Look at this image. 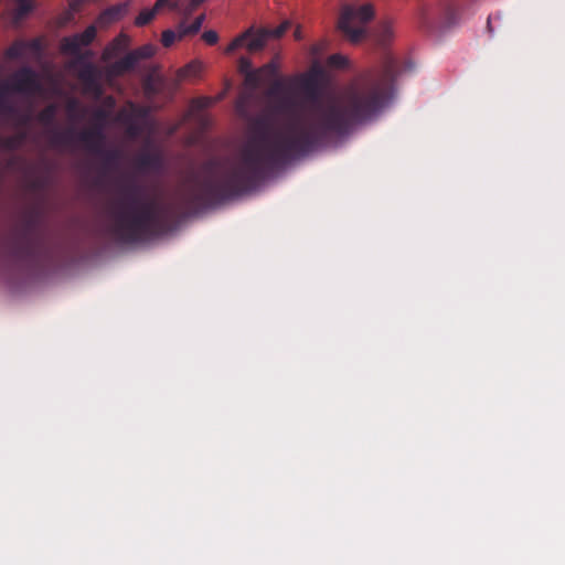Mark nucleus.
I'll return each mask as SVG.
<instances>
[{
	"instance_id": "1",
	"label": "nucleus",
	"mask_w": 565,
	"mask_h": 565,
	"mask_svg": "<svg viewBox=\"0 0 565 565\" xmlns=\"http://www.w3.org/2000/svg\"><path fill=\"white\" fill-rule=\"evenodd\" d=\"M399 71L397 60L386 55L380 67L355 78L339 96L327 98L319 97L316 85L308 81L303 104L285 94L280 79L275 81L268 90L271 100L250 121V135L239 157L204 163L201 174L181 191V207L175 202L142 200V188L132 180L119 186L117 241L131 244L160 235L171 227L181 210L210 207L252 191L275 169L373 119L393 97Z\"/></svg>"
},
{
	"instance_id": "2",
	"label": "nucleus",
	"mask_w": 565,
	"mask_h": 565,
	"mask_svg": "<svg viewBox=\"0 0 565 565\" xmlns=\"http://www.w3.org/2000/svg\"><path fill=\"white\" fill-rule=\"evenodd\" d=\"M97 35V28L94 24L88 25L84 32L65 36L61 41V50L64 54L76 57V63L81 65L77 77L84 86L85 92L99 96L103 92L102 78L103 72L88 60L93 56L92 51L82 52V47L89 46Z\"/></svg>"
},
{
	"instance_id": "3",
	"label": "nucleus",
	"mask_w": 565,
	"mask_h": 565,
	"mask_svg": "<svg viewBox=\"0 0 565 565\" xmlns=\"http://www.w3.org/2000/svg\"><path fill=\"white\" fill-rule=\"evenodd\" d=\"M75 141L82 142L89 152L100 157L107 168L116 166L120 159L119 150H105V135L100 127L79 132H76L74 128L65 130L53 128L49 132V142L53 148L68 147Z\"/></svg>"
},
{
	"instance_id": "4",
	"label": "nucleus",
	"mask_w": 565,
	"mask_h": 565,
	"mask_svg": "<svg viewBox=\"0 0 565 565\" xmlns=\"http://www.w3.org/2000/svg\"><path fill=\"white\" fill-rule=\"evenodd\" d=\"M41 246L42 238L36 231L34 222L31 220L18 227L10 238L12 255L19 260H33Z\"/></svg>"
},
{
	"instance_id": "5",
	"label": "nucleus",
	"mask_w": 565,
	"mask_h": 565,
	"mask_svg": "<svg viewBox=\"0 0 565 565\" xmlns=\"http://www.w3.org/2000/svg\"><path fill=\"white\" fill-rule=\"evenodd\" d=\"M460 20V12L454 2H444L434 10H424L419 17L420 28L431 34L441 33L456 25Z\"/></svg>"
},
{
	"instance_id": "6",
	"label": "nucleus",
	"mask_w": 565,
	"mask_h": 565,
	"mask_svg": "<svg viewBox=\"0 0 565 565\" xmlns=\"http://www.w3.org/2000/svg\"><path fill=\"white\" fill-rule=\"evenodd\" d=\"M373 15L374 10L371 4H363L358 8L347 6L341 12L338 26L349 41L359 43L365 36V28L354 26L353 22L358 20L361 23H366Z\"/></svg>"
},
{
	"instance_id": "7",
	"label": "nucleus",
	"mask_w": 565,
	"mask_h": 565,
	"mask_svg": "<svg viewBox=\"0 0 565 565\" xmlns=\"http://www.w3.org/2000/svg\"><path fill=\"white\" fill-rule=\"evenodd\" d=\"M41 89L36 72L30 66H22L15 71L9 81L2 86L3 92H13L25 95H34Z\"/></svg>"
},
{
	"instance_id": "8",
	"label": "nucleus",
	"mask_w": 565,
	"mask_h": 565,
	"mask_svg": "<svg viewBox=\"0 0 565 565\" xmlns=\"http://www.w3.org/2000/svg\"><path fill=\"white\" fill-rule=\"evenodd\" d=\"M268 41L265 29L254 30L253 28L246 30L241 35L236 36L225 49V53L231 54L242 46H246L248 52H258L263 50Z\"/></svg>"
},
{
	"instance_id": "9",
	"label": "nucleus",
	"mask_w": 565,
	"mask_h": 565,
	"mask_svg": "<svg viewBox=\"0 0 565 565\" xmlns=\"http://www.w3.org/2000/svg\"><path fill=\"white\" fill-rule=\"evenodd\" d=\"M135 163L140 172H159L163 166L159 152H143L136 158Z\"/></svg>"
},
{
	"instance_id": "10",
	"label": "nucleus",
	"mask_w": 565,
	"mask_h": 565,
	"mask_svg": "<svg viewBox=\"0 0 565 565\" xmlns=\"http://www.w3.org/2000/svg\"><path fill=\"white\" fill-rule=\"evenodd\" d=\"M129 36L125 33H120L110 43L106 45L102 53V61L109 62L114 57L118 56L129 46Z\"/></svg>"
},
{
	"instance_id": "11",
	"label": "nucleus",
	"mask_w": 565,
	"mask_h": 565,
	"mask_svg": "<svg viewBox=\"0 0 565 565\" xmlns=\"http://www.w3.org/2000/svg\"><path fill=\"white\" fill-rule=\"evenodd\" d=\"M250 67H252V64H250L249 60H247L245 57H241L239 70L242 72H245L247 74V81L250 83H254V84H257L259 82V77L263 74L266 76H275L277 73V68H276L275 64H273V63L266 64L265 66H263L260 70H258L256 72H249Z\"/></svg>"
},
{
	"instance_id": "12",
	"label": "nucleus",
	"mask_w": 565,
	"mask_h": 565,
	"mask_svg": "<svg viewBox=\"0 0 565 565\" xmlns=\"http://www.w3.org/2000/svg\"><path fill=\"white\" fill-rule=\"evenodd\" d=\"M38 50L40 47L39 40H32L30 42L17 41L8 50L7 56L9 58H21L24 56L26 49Z\"/></svg>"
},
{
	"instance_id": "13",
	"label": "nucleus",
	"mask_w": 565,
	"mask_h": 565,
	"mask_svg": "<svg viewBox=\"0 0 565 565\" xmlns=\"http://www.w3.org/2000/svg\"><path fill=\"white\" fill-rule=\"evenodd\" d=\"M202 71V64L199 61H192L185 66L181 67L177 76L180 81L195 78Z\"/></svg>"
},
{
	"instance_id": "14",
	"label": "nucleus",
	"mask_w": 565,
	"mask_h": 565,
	"mask_svg": "<svg viewBox=\"0 0 565 565\" xmlns=\"http://www.w3.org/2000/svg\"><path fill=\"white\" fill-rule=\"evenodd\" d=\"M26 138V132L22 131L13 136H9L1 141V146L10 151L19 149Z\"/></svg>"
},
{
	"instance_id": "15",
	"label": "nucleus",
	"mask_w": 565,
	"mask_h": 565,
	"mask_svg": "<svg viewBox=\"0 0 565 565\" xmlns=\"http://www.w3.org/2000/svg\"><path fill=\"white\" fill-rule=\"evenodd\" d=\"M56 117L55 105H49L38 114V121L46 127L54 125Z\"/></svg>"
},
{
	"instance_id": "16",
	"label": "nucleus",
	"mask_w": 565,
	"mask_h": 565,
	"mask_svg": "<svg viewBox=\"0 0 565 565\" xmlns=\"http://www.w3.org/2000/svg\"><path fill=\"white\" fill-rule=\"evenodd\" d=\"M15 1H17V8L14 10V18L17 20L24 19L34 9V3L32 0H15Z\"/></svg>"
},
{
	"instance_id": "17",
	"label": "nucleus",
	"mask_w": 565,
	"mask_h": 565,
	"mask_svg": "<svg viewBox=\"0 0 565 565\" xmlns=\"http://www.w3.org/2000/svg\"><path fill=\"white\" fill-rule=\"evenodd\" d=\"M129 72L127 68H126V65L122 64V60H118V61H115L114 63H110L106 70H105V73H106V77L108 79H111V78H115V77H119L121 75H124L125 73Z\"/></svg>"
},
{
	"instance_id": "18",
	"label": "nucleus",
	"mask_w": 565,
	"mask_h": 565,
	"mask_svg": "<svg viewBox=\"0 0 565 565\" xmlns=\"http://www.w3.org/2000/svg\"><path fill=\"white\" fill-rule=\"evenodd\" d=\"M158 11L154 8L151 9H143L135 19V24L137 26H143L150 23Z\"/></svg>"
},
{
	"instance_id": "19",
	"label": "nucleus",
	"mask_w": 565,
	"mask_h": 565,
	"mask_svg": "<svg viewBox=\"0 0 565 565\" xmlns=\"http://www.w3.org/2000/svg\"><path fill=\"white\" fill-rule=\"evenodd\" d=\"M327 65L332 68H345L349 65V60L342 54H332L327 60Z\"/></svg>"
},
{
	"instance_id": "20",
	"label": "nucleus",
	"mask_w": 565,
	"mask_h": 565,
	"mask_svg": "<svg viewBox=\"0 0 565 565\" xmlns=\"http://www.w3.org/2000/svg\"><path fill=\"white\" fill-rule=\"evenodd\" d=\"M128 10L127 3H121L117 6H113L106 10H104V17L111 15L113 20L118 21Z\"/></svg>"
},
{
	"instance_id": "21",
	"label": "nucleus",
	"mask_w": 565,
	"mask_h": 565,
	"mask_svg": "<svg viewBox=\"0 0 565 565\" xmlns=\"http://www.w3.org/2000/svg\"><path fill=\"white\" fill-rule=\"evenodd\" d=\"M290 25H291L290 21L286 20L274 29H268V28H264V29H265V32H266L268 39H270V38L279 39L287 32V30L290 28Z\"/></svg>"
},
{
	"instance_id": "22",
	"label": "nucleus",
	"mask_w": 565,
	"mask_h": 565,
	"mask_svg": "<svg viewBox=\"0 0 565 565\" xmlns=\"http://www.w3.org/2000/svg\"><path fill=\"white\" fill-rule=\"evenodd\" d=\"M132 52L138 61L147 60L154 55L156 47L152 44H145L138 49L132 50Z\"/></svg>"
},
{
	"instance_id": "23",
	"label": "nucleus",
	"mask_w": 565,
	"mask_h": 565,
	"mask_svg": "<svg viewBox=\"0 0 565 565\" xmlns=\"http://www.w3.org/2000/svg\"><path fill=\"white\" fill-rule=\"evenodd\" d=\"M393 36V28L391 23L385 22L380 26L379 41L385 44Z\"/></svg>"
},
{
	"instance_id": "24",
	"label": "nucleus",
	"mask_w": 565,
	"mask_h": 565,
	"mask_svg": "<svg viewBox=\"0 0 565 565\" xmlns=\"http://www.w3.org/2000/svg\"><path fill=\"white\" fill-rule=\"evenodd\" d=\"M175 40H178V35L174 31L169 29L162 32L161 43L164 47H170Z\"/></svg>"
},
{
	"instance_id": "25",
	"label": "nucleus",
	"mask_w": 565,
	"mask_h": 565,
	"mask_svg": "<svg viewBox=\"0 0 565 565\" xmlns=\"http://www.w3.org/2000/svg\"><path fill=\"white\" fill-rule=\"evenodd\" d=\"M121 60H122V64L126 65V68L129 72L132 71L135 68V66L137 65V63L139 62L132 51L127 53Z\"/></svg>"
},
{
	"instance_id": "26",
	"label": "nucleus",
	"mask_w": 565,
	"mask_h": 565,
	"mask_svg": "<svg viewBox=\"0 0 565 565\" xmlns=\"http://www.w3.org/2000/svg\"><path fill=\"white\" fill-rule=\"evenodd\" d=\"M202 39L204 40V42L209 45H214L217 43L218 41V35L215 31L213 30H209V31H205L203 34H202Z\"/></svg>"
},
{
	"instance_id": "27",
	"label": "nucleus",
	"mask_w": 565,
	"mask_h": 565,
	"mask_svg": "<svg viewBox=\"0 0 565 565\" xmlns=\"http://www.w3.org/2000/svg\"><path fill=\"white\" fill-rule=\"evenodd\" d=\"M204 19V14L196 17L194 21L189 25V31L193 34H196L201 30Z\"/></svg>"
},
{
	"instance_id": "28",
	"label": "nucleus",
	"mask_w": 565,
	"mask_h": 565,
	"mask_svg": "<svg viewBox=\"0 0 565 565\" xmlns=\"http://www.w3.org/2000/svg\"><path fill=\"white\" fill-rule=\"evenodd\" d=\"M178 40H182L188 35H194L192 32L189 31V25H186L184 22H181L177 30Z\"/></svg>"
},
{
	"instance_id": "29",
	"label": "nucleus",
	"mask_w": 565,
	"mask_h": 565,
	"mask_svg": "<svg viewBox=\"0 0 565 565\" xmlns=\"http://www.w3.org/2000/svg\"><path fill=\"white\" fill-rule=\"evenodd\" d=\"M501 20V13H495L488 17L487 20V31L490 35H493L494 29H493V21Z\"/></svg>"
},
{
	"instance_id": "30",
	"label": "nucleus",
	"mask_w": 565,
	"mask_h": 565,
	"mask_svg": "<svg viewBox=\"0 0 565 565\" xmlns=\"http://www.w3.org/2000/svg\"><path fill=\"white\" fill-rule=\"evenodd\" d=\"M169 6L171 9H177V2H170L169 0H157L153 8L159 12L163 7Z\"/></svg>"
},
{
	"instance_id": "31",
	"label": "nucleus",
	"mask_w": 565,
	"mask_h": 565,
	"mask_svg": "<svg viewBox=\"0 0 565 565\" xmlns=\"http://www.w3.org/2000/svg\"><path fill=\"white\" fill-rule=\"evenodd\" d=\"M97 22L102 25H107V24L115 22V20H113L111 15L104 17V11H103L98 17Z\"/></svg>"
},
{
	"instance_id": "32",
	"label": "nucleus",
	"mask_w": 565,
	"mask_h": 565,
	"mask_svg": "<svg viewBox=\"0 0 565 565\" xmlns=\"http://www.w3.org/2000/svg\"><path fill=\"white\" fill-rule=\"evenodd\" d=\"M140 132L139 127L136 124H130L127 128V134L131 137H137Z\"/></svg>"
},
{
	"instance_id": "33",
	"label": "nucleus",
	"mask_w": 565,
	"mask_h": 565,
	"mask_svg": "<svg viewBox=\"0 0 565 565\" xmlns=\"http://www.w3.org/2000/svg\"><path fill=\"white\" fill-rule=\"evenodd\" d=\"M211 103H212V100L210 98H206V97L198 99V104L200 105V107H206Z\"/></svg>"
},
{
	"instance_id": "34",
	"label": "nucleus",
	"mask_w": 565,
	"mask_h": 565,
	"mask_svg": "<svg viewBox=\"0 0 565 565\" xmlns=\"http://www.w3.org/2000/svg\"><path fill=\"white\" fill-rule=\"evenodd\" d=\"M295 38L298 39V40L301 39V33H300V29L299 28L295 31Z\"/></svg>"
},
{
	"instance_id": "35",
	"label": "nucleus",
	"mask_w": 565,
	"mask_h": 565,
	"mask_svg": "<svg viewBox=\"0 0 565 565\" xmlns=\"http://www.w3.org/2000/svg\"><path fill=\"white\" fill-rule=\"evenodd\" d=\"M30 121V117L29 116H24L23 119H22V124H28Z\"/></svg>"
},
{
	"instance_id": "36",
	"label": "nucleus",
	"mask_w": 565,
	"mask_h": 565,
	"mask_svg": "<svg viewBox=\"0 0 565 565\" xmlns=\"http://www.w3.org/2000/svg\"><path fill=\"white\" fill-rule=\"evenodd\" d=\"M4 107V103L2 100V98L0 97V109H2Z\"/></svg>"
},
{
	"instance_id": "37",
	"label": "nucleus",
	"mask_w": 565,
	"mask_h": 565,
	"mask_svg": "<svg viewBox=\"0 0 565 565\" xmlns=\"http://www.w3.org/2000/svg\"><path fill=\"white\" fill-rule=\"evenodd\" d=\"M170 2H172V0H169Z\"/></svg>"
},
{
	"instance_id": "38",
	"label": "nucleus",
	"mask_w": 565,
	"mask_h": 565,
	"mask_svg": "<svg viewBox=\"0 0 565 565\" xmlns=\"http://www.w3.org/2000/svg\"><path fill=\"white\" fill-rule=\"evenodd\" d=\"M170 2H172V0H169Z\"/></svg>"
}]
</instances>
